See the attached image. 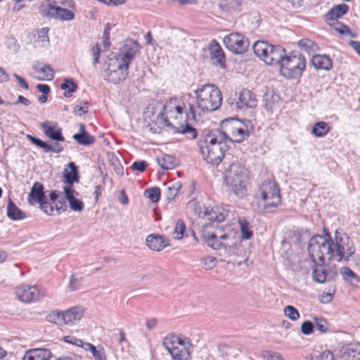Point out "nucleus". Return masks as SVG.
Instances as JSON below:
<instances>
[{"instance_id":"obj_1","label":"nucleus","mask_w":360,"mask_h":360,"mask_svg":"<svg viewBox=\"0 0 360 360\" xmlns=\"http://www.w3.org/2000/svg\"><path fill=\"white\" fill-rule=\"evenodd\" d=\"M309 257L314 264H325L331 259L347 261L354 250L348 236L335 231L333 238L329 233L311 237L308 244Z\"/></svg>"},{"instance_id":"obj_2","label":"nucleus","mask_w":360,"mask_h":360,"mask_svg":"<svg viewBox=\"0 0 360 360\" xmlns=\"http://www.w3.org/2000/svg\"><path fill=\"white\" fill-rule=\"evenodd\" d=\"M195 103L188 102V112L186 121L196 120L202 114L218 110L222 103V94L219 88L205 84L194 90Z\"/></svg>"},{"instance_id":"obj_3","label":"nucleus","mask_w":360,"mask_h":360,"mask_svg":"<svg viewBox=\"0 0 360 360\" xmlns=\"http://www.w3.org/2000/svg\"><path fill=\"white\" fill-rule=\"evenodd\" d=\"M229 136L221 129L210 131L199 143L203 159L209 164L218 165L228 150Z\"/></svg>"},{"instance_id":"obj_4","label":"nucleus","mask_w":360,"mask_h":360,"mask_svg":"<svg viewBox=\"0 0 360 360\" xmlns=\"http://www.w3.org/2000/svg\"><path fill=\"white\" fill-rule=\"evenodd\" d=\"M162 345L174 360H191L193 345L188 338L170 333L165 336Z\"/></svg>"},{"instance_id":"obj_5","label":"nucleus","mask_w":360,"mask_h":360,"mask_svg":"<svg viewBox=\"0 0 360 360\" xmlns=\"http://www.w3.org/2000/svg\"><path fill=\"white\" fill-rule=\"evenodd\" d=\"M246 176V169L244 165L238 162L231 163L229 168L225 170L224 181L226 184L240 198H243L247 195V188L245 184Z\"/></svg>"},{"instance_id":"obj_6","label":"nucleus","mask_w":360,"mask_h":360,"mask_svg":"<svg viewBox=\"0 0 360 360\" xmlns=\"http://www.w3.org/2000/svg\"><path fill=\"white\" fill-rule=\"evenodd\" d=\"M255 53L268 65H279L285 57V51L281 46L269 44L264 41H256L253 45Z\"/></svg>"},{"instance_id":"obj_7","label":"nucleus","mask_w":360,"mask_h":360,"mask_svg":"<svg viewBox=\"0 0 360 360\" xmlns=\"http://www.w3.org/2000/svg\"><path fill=\"white\" fill-rule=\"evenodd\" d=\"M258 199L263 202L264 210L276 207L281 203L280 189L278 184L271 180H266L259 186L256 193Z\"/></svg>"},{"instance_id":"obj_8","label":"nucleus","mask_w":360,"mask_h":360,"mask_svg":"<svg viewBox=\"0 0 360 360\" xmlns=\"http://www.w3.org/2000/svg\"><path fill=\"white\" fill-rule=\"evenodd\" d=\"M306 68V59L300 53L285 56L280 67L281 74L286 78L300 77Z\"/></svg>"},{"instance_id":"obj_9","label":"nucleus","mask_w":360,"mask_h":360,"mask_svg":"<svg viewBox=\"0 0 360 360\" xmlns=\"http://www.w3.org/2000/svg\"><path fill=\"white\" fill-rule=\"evenodd\" d=\"M232 235V233L218 235L216 233H210L205 229L202 231V237L210 248L213 250L223 248L228 254H230L236 246V239Z\"/></svg>"},{"instance_id":"obj_10","label":"nucleus","mask_w":360,"mask_h":360,"mask_svg":"<svg viewBox=\"0 0 360 360\" xmlns=\"http://www.w3.org/2000/svg\"><path fill=\"white\" fill-rule=\"evenodd\" d=\"M227 104L232 110H245L255 108L257 105L256 95L249 89H243L239 93L235 91L228 98Z\"/></svg>"},{"instance_id":"obj_11","label":"nucleus","mask_w":360,"mask_h":360,"mask_svg":"<svg viewBox=\"0 0 360 360\" xmlns=\"http://www.w3.org/2000/svg\"><path fill=\"white\" fill-rule=\"evenodd\" d=\"M226 48L235 54L244 53L249 47V39L242 33L236 32L226 35L223 39Z\"/></svg>"},{"instance_id":"obj_12","label":"nucleus","mask_w":360,"mask_h":360,"mask_svg":"<svg viewBox=\"0 0 360 360\" xmlns=\"http://www.w3.org/2000/svg\"><path fill=\"white\" fill-rule=\"evenodd\" d=\"M183 113L177 112V110L172 112H161L158 117L162 120L165 125L175 129L176 132L185 134L190 139H194L197 137V131L188 123H186L185 125L181 124L179 127H175L170 122V120H177Z\"/></svg>"},{"instance_id":"obj_13","label":"nucleus","mask_w":360,"mask_h":360,"mask_svg":"<svg viewBox=\"0 0 360 360\" xmlns=\"http://www.w3.org/2000/svg\"><path fill=\"white\" fill-rule=\"evenodd\" d=\"M113 63L114 65L112 63L109 64V68L104 71L103 77L108 82L117 84L127 78L128 69L121 65V63L117 60L113 61Z\"/></svg>"},{"instance_id":"obj_14","label":"nucleus","mask_w":360,"mask_h":360,"mask_svg":"<svg viewBox=\"0 0 360 360\" xmlns=\"http://www.w3.org/2000/svg\"><path fill=\"white\" fill-rule=\"evenodd\" d=\"M323 264H314L313 267L312 278L314 281L319 283L334 280L338 276L336 266L325 267Z\"/></svg>"},{"instance_id":"obj_15","label":"nucleus","mask_w":360,"mask_h":360,"mask_svg":"<svg viewBox=\"0 0 360 360\" xmlns=\"http://www.w3.org/2000/svg\"><path fill=\"white\" fill-rule=\"evenodd\" d=\"M139 51V45L136 41H127L116 60L120 63L121 65L125 67L126 69H129V64Z\"/></svg>"},{"instance_id":"obj_16","label":"nucleus","mask_w":360,"mask_h":360,"mask_svg":"<svg viewBox=\"0 0 360 360\" xmlns=\"http://www.w3.org/2000/svg\"><path fill=\"white\" fill-rule=\"evenodd\" d=\"M65 6L58 8H47L41 11L44 16L54 18L60 21H71L75 18V13Z\"/></svg>"},{"instance_id":"obj_17","label":"nucleus","mask_w":360,"mask_h":360,"mask_svg":"<svg viewBox=\"0 0 360 360\" xmlns=\"http://www.w3.org/2000/svg\"><path fill=\"white\" fill-rule=\"evenodd\" d=\"M198 215L200 217L206 219L212 222H221L225 219V210L219 206L212 207L205 205L199 206Z\"/></svg>"},{"instance_id":"obj_18","label":"nucleus","mask_w":360,"mask_h":360,"mask_svg":"<svg viewBox=\"0 0 360 360\" xmlns=\"http://www.w3.org/2000/svg\"><path fill=\"white\" fill-rule=\"evenodd\" d=\"M17 297L22 302H31L40 298V292L36 285H22L15 290Z\"/></svg>"},{"instance_id":"obj_19","label":"nucleus","mask_w":360,"mask_h":360,"mask_svg":"<svg viewBox=\"0 0 360 360\" xmlns=\"http://www.w3.org/2000/svg\"><path fill=\"white\" fill-rule=\"evenodd\" d=\"M32 68L35 73L34 77L37 80L51 81L54 78L55 71L49 64L36 62Z\"/></svg>"},{"instance_id":"obj_20","label":"nucleus","mask_w":360,"mask_h":360,"mask_svg":"<svg viewBox=\"0 0 360 360\" xmlns=\"http://www.w3.org/2000/svg\"><path fill=\"white\" fill-rule=\"evenodd\" d=\"M46 136L55 141H64L65 139L62 134V129L58 126L56 122L46 121L41 124Z\"/></svg>"},{"instance_id":"obj_21","label":"nucleus","mask_w":360,"mask_h":360,"mask_svg":"<svg viewBox=\"0 0 360 360\" xmlns=\"http://www.w3.org/2000/svg\"><path fill=\"white\" fill-rule=\"evenodd\" d=\"M209 53L210 58L214 64H217L221 68H224L225 54L219 44L214 39L210 44Z\"/></svg>"},{"instance_id":"obj_22","label":"nucleus","mask_w":360,"mask_h":360,"mask_svg":"<svg viewBox=\"0 0 360 360\" xmlns=\"http://www.w3.org/2000/svg\"><path fill=\"white\" fill-rule=\"evenodd\" d=\"M231 138L229 136L228 142L241 143L249 136L248 130L238 122H233L231 126Z\"/></svg>"},{"instance_id":"obj_23","label":"nucleus","mask_w":360,"mask_h":360,"mask_svg":"<svg viewBox=\"0 0 360 360\" xmlns=\"http://www.w3.org/2000/svg\"><path fill=\"white\" fill-rule=\"evenodd\" d=\"M51 356V352L49 349L35 348L27 351L22 360H49Z\"/></svg>"},{"instance_id":"obj_24","label":"nucleus","mask_w":360,"mask_h":360,"mask_svg":"<svg viewBox=\"0 0 360 360\" xmlns=\"http://www.w3.org/2000/svg\"><path fill=\"white\" fill-rule=\"evenodd\" d=\"M65 199L70 204V207L73 211L81 212L83 210L84 205L83 202L74 195L75 191L72 186H65L63 188Z\"/></svg>"},{"instance_id":"obj_25","label":"nucleus","mask_w":360,"mask_h":360,"mask_svg":"<svg viewBox=\"0 0 360 360\" xmlns=\"http://www.w3.org/2000/svg\"><path fill=\"white\" fill-rule=\"evenodd\" d=\"M146 245L153 251L159 252L169 245L162 236L150 234L146 239Z\"/></svg>"},{"instance_id":"obj_26","label":"nucleus","mask_w":360,"mask_h":360,"mask_svg":"<svg viewBox=\"0 0 360 360\" xmlns=\"http://www.w3.org/2000/svg\"><path fill=\"white\" fill-rule=\"evenodd\" d=\"M44 189L42 184L34 183L28 196V202L30 205L39 204L46 199Z\"/></svg>"},{"instance_id":"obj_27","label":"nucleus","mask_w":360,"mask_h":360,"mask_svg":"<svg viewBox=\"0 0 360 360\" xmlns=\"http://www.w3.org/2000/svg\"><path fill=\"white\" fill-rule=\"evenodd\" d=\"M188 102L184 103L178 98H170L162 107V112H172L177 110V112H186L187 114Z\"/></svg>"},{"instance_id":"obj_28","label":"nucleus","mask_w":360,"mask_h":360,"mask_svg":"<svg viewBox=\"0 0 360 360\" xmlns=\"http://www.w3.org/2000/svg\"><path fill=\"white\" fill-rule=\"evenodd\" d=\"M311 65L316 70H330L333 67V61L327 55H315L311 60Z\"/></svg>"},{"instance_id":"obj_29","label":"nucleus","mask_w":360,"mask_h":360,"mask_svg":"<svg viewBox=\"0 0 360 360\" xmlns=\"http://www.w3.org/2000/svg\"><path fill=\"white\" fill-rule=\"evenodd\" d=\"M63 314L65 324H72L82 319L84 311L79 307H75L63 311Z\"/></svg>"},{"instance_id":"obj_30","label":"nucleus","mask_w":360,"mask_h":360,"mask_svg":"<svg viewBox=\"0 0 360 360\" xmlns=\"http://www.w3.org/2000/svg\"><path fill=\"white\" fill-rule=\"evenodd\" d=\"M181 183L179 181H170L165 184V196L167 202L173 200L180 191Z\"/></svg>"},{"instance_id":"obj_31","label":"nucleus","mask_w":360,"mask_h":360,"mask_svg":"<svg viewBox=\"0 0 360 360\" xmlns=\"http://www.w3.org/2000/svg\"><path fill=\"white\" fill-rule=\"evenodd\" d=\"M6 214L13 221L22 220L26 217L25 213L18 208L10 198L6 207Z\"/></svg>"},{"instance_id":"obj_32","label":"nucleus","mask_w":360,"mask_h":360,"mask_svg":"<svg viewBox=\"0 0 360 360\" xmlns=\"http://www.w3.org/2000/svg\"><path fill=\"white\" fill-rule=\"evenodd\" d=\"M342 358L344 360H360V348L355 345H349L342 347Z\"/></svg>"},{"instance_id":"obj_33","label":"nucleus","mask_w":360,"mask_h":360,"mask_svg":"<svg viewBox=\"0 0 360 360\" xmlns=\"http://www.w3.org/2000/svg\"><path fill=\"white\" fill-rule=\"evenodd\" d=\"M49 29L48 27H43L36 31V34H34V44L36 46L46 47L49 46Z\"/></svg>"},{"instance_id":"obj_34","label":"nucleus","mask_w":360,"mask_h":360,"mask_svg":"<svg viewBox=\"0 0 360 360\" xmlns=\"http://www.w3.org/2000/svg\"><path fill=\"white\" fill-rule=\"evenodd\" d=\"M84 346V349L90 352L95 360H107L105 352L103 347H96L89 342L85 343Z\"/></svg>"},{"instance_id":"obj_35","label":"nucleus","mask_w":360,"mask_h":360,"mask_svg":"<svg viewBox=\"0 0 360 360\" xmlns=\"http://www.w3.org/2000/svg\"><path fill=\"white\" fill-rule=\"evenodd\" d=\"M68 167L70 169V172L65 170L64 176L65 179V183L68 184V186H72L73 183L79 181L78 169L75 164L70 162L68 164Z\"/></svg>"},{"instance_id":"obj_36","label":"nucleus","mask_w":360,"mask_h":360,"mask_svg":"<svg viewBox=\"0 0 360 360\" xmlns=\"http://www.w3.org/2000/svg\"><path fill=\"white\" fill-rule=\"evenodd\" d=\"M157 161L160 167L165 170L172 169L177 165L176 158L167 154H165L161 158H158Z\"/></svg>"},{"instance_id":"obj_37","label":"nucleus","mask_w":360,"mask_h":360,"mask_svg":"<svg viewBox=\"0 0 360 360\" xmlns=\"http://www.w3.org/2000/svg\"><path fill=\"white\" fill-rule=\"evenodd\" d=\"M349 10V6L345 4H339L333 7L327 13V17L330 20L335 19L346 14Z\"/></svg>"},{"instance_id":"obj_38","label":"nucleus","mask_w":360,"mask_h":360,"mask_svg":"<svg viewBox=\"0 0 360 360\" xmlns=\"http://www.w3.org/2000/svg\"><path fill=\"white\" fill-rule=\"evenodd\" d=\"M340 272L342 276V278L347 282H349L352 285H355L360 282L359 276L347 266H343L342 268H341Z\"/></svg>"},{"instance_id":"obj_39","label":"nucleus","mask_w":360,"mask_h":360,"mask_svg":"<svg viewBox=\"0 0 360 360\" xmlns=\"http://www.w3.org/2000/svg\"><path fill=\"white\" fill-rule=\"evenodd\" d=\"M60 89L65 91L63 93L64 96L69 98L77 90V84L71 78L65 79L60 84Z\"/></svg>"},{"instance_id":"obj_40","label":"nucleus","mask_w":360,"mask_h":360,"mask_svg":"<svg viewBox=\"0 0 360 360\" xmlns=\"http://www.w3.org/2000/svg\"><path fill=\"white\" fill-rule=\"evenodd\" d=\"M330 127L328 123L321 121L316 122L312 128V134L317 137H323L329 131Z\"/></svg>"},{"instance_id":"obj_41","label":"nucleus","mask_w":360,"mask_h":360,"mask_svg":"<svg viewBox=\"0 0 360 360\" xmlns=\"http://www.w3.org/2000/svg\"><path fill=\"white\" fill-rule=\"evenodd\" d=\"M238 223L242 238L245 240L250 239L252 236V231L250 230V223L244 218H239Z\"/></svg>"},{"instance_id":"obj_42","label":"nucleus","mask_w":360,"mask_h":360,"mask_svg":"<svg viewBox=\"0 0 360 360\" xmlns=\"http://www.w3.org/2000/svg\"><path fill=\"white\" fill-rule=\"evenodd\" d=\"M72 138L79 144L89 146L94 143L95 138L88 132L83 134H75Z\"/></svg>"},{"instance_id":"obj_43","label":"nucleus","mask_w":360,"mask_h":360,"mask_svg":"<svg viewBox=\"0 0 360 360\" xmlns=\"http://www.w3.org/2000/svg\"><path fill=\"white\" fill-rule=\"evenodd\" d=\"M49 3L48 8H58L65 6L69 8L75 9V4L73 0H47Z\"/></svg>"},{"instance_id":"obj_44","label":"nucleus","mask_w":360,"mask_h":360,"mask_svg":"<svg viewBox=\"0 0 360 360\" xmlns=\"http://www.w3.org/2000/svg\"><path fill=\"white\" fill-rule=\"evenodd\" d=\"M298 46L308 53L313 52L318 49V46L311 40L304 38L297 42Z\"/></svg>"},{"instance_id":"obj_45","label":"nucleus","mask_w":360,"mask_h":360,"mask_svg":"<svg viewBox=\"0 0 360 360\" xmlns=\"http://www.w3.org/2000/svg\"><path fill=\"white\" fill-rule=\"evenodd\" d=\"M314 328L319 330L321 333H326L329 331V323L328 321L323 319L319 317L313 318Z\"/></svg>"},{"instance_id":"obj_46","label":"nucleus","mask_w":360,"mask_h":360,"mask_svg":"<svg viewBox=\"0 0 360 360\" xmlns=\"http://www.w3.org/2000/svg\"><path fill=\"white\" fill-rule=\"evenodd\" d=\"M108 157L109 163H110V166L112 167L115 172L118 175H123L124 174V168L122 166L118 158L113 153L108 154Z\"/></svg>"},{"instance_id":"obj_47","label":"nucleus","mask_w":360,"mask_h":360,"mask_svg":"<svg viewBox=\"0 0 360 360\" xmlns=\"http://www.w3.org/2000/svg\"><path fill=\"white\" fill-rule=\"evenodd\" d=\"M243 0H223L222 7L229 11H239Z\"/></svg>"},{"instance_id":"obj_48","label":"nucleus","mask_w":360,"mask_h":360,"mask_svg":"<svg viewBox=\"0 0 360 360\" xmlns=\"http://www.w3.org/2000/svg\"><path fill=\"white\" fill-rule=\"evenodd\" d=\"M27 138L33 144L43 148L45 153L52 152L51 145H49L46 142L31 135H27Z\"/></svg>"},{"instance_id":"obj_49","label":"nucleus","mask_w":360,"mask_h":360,"mask_svg":"<svg viewBox=\"0 0 360 360\" xmlns=\"http://www.w3.org/2000/svg\"><path fill=\"white\" fill-rule=\"evenodd\" d=\"M145 195L150 199L152 202H158L160 198V190L158 187H153L145 191Z\"/></svg>"},{"instance_id":"obj_50","label":"nucleus","mask_w":360,"mask_h":360,"mask_svg":"<svg viewBox=\"0 0 360 360\" xmlns=\"http://www.w3.org/2000/svg\"><path fill=\"white\" fill-rule=\"evenodd\" d=\"M186 230V225L181 219L176 221L174 231L173 233L174 238L176 240H180L184 237V233Z\"/></svg>"},{"instance_id":"obj_51","label":"nucleus","mask_w":360,"mask_h":360,"mask_svg":"<svg viewBox=\"0 0 360 360\" xmlns=\"http://www.w3.org/2000/svg\"><path fill=\"white\" fill-rule=\"evenodd\" d=\"M283 312L285 316L291 319L292 321H297L300 318L299 311L293 306H286L283 309Z\"/></svg>"},{"instance_id":"obj_52","label":"nucleus","mask_w":360,"mask_h":360,"mask_svg":"<svg viewBox=\"0 0 360 360\" xmlns=\"http://www.w3.org/2000/svg\"><path fill=\"white\" fill-rule=\"evenodd\" d=\"M48 320L50 322L57 325L62 326L65 324L63 311H53L49 315Z\"/></svg>"},{"instance_id":"obj_53","label":"nucleus","mask_w":360,"mask_h":360,"mask_svg":"<svg viewBox=\"0 0 360 360\" xmlns=\"http://www.w3.org/2000/svg\"><path fill=\"white\" fill-rule=\"evenodd\" d=\"M201 265L203 269L210 270L217 265V260L214 257L206 256L202 258Z\"/></svg>"},{"instance_id":"obj_54","label":"nucleus","mask_w":360,"mask_h":360,"mask_svg":"<svg viewBox=\"0 0 360 360\" xmlns=\"http://www.w3.org/2000/svg\"><path fill=\"white\" fill-rule=\"evenodd\" d=\"M314 322L306 321L303 322V323L302 324L300 330L304 335H309L312 334V333L314 332Z\"/></svg>"},{"instance_id":"obj_55","label":"nucleus","mask_w":360,"mask_h":360,"mask_svg":"<svg viewBox=\"0 0 360 360\" xmlns=\"http://www.w3.org/2000/svg\"><path fill=\"white\" fill-rule=\"evenodd\" d=\"M64 342L76 345L77 347H80L84 349V345L86 342H84L81 339H78L76 337L72 335H67L63 338Z\"/></svg>"},{"instance_id":"obj_56","label":"nucleus","mask_w":360,"mask_h":360,"mask_svg":"<svg viewBox=\"0 0 360 360\" xmlns=\"http://www.w3.org/2000/svg\"><path fill=\"white\" fill-rule=\"evenodd\" d=\"M39 204L40 205L41 210L46 214L49 215L53 214V212L56 210V207H54L49 202H48L46 199Z\"/></svg>"},{"instance_id":"obj_57","label":"nucleus","mask_w":360,"mask_h":360,"mask_svg":"<svg viewBox=\"0 0 360 360\" xmlns=\"http://www.w3.org/2000/svg\"><path fill=\"white\" fill-rule=\"evenodd\" d=\"M89 103L87 101L83 102L82 105H76L74 108L73 113L77 116H82V115L88 112Z\"/></svg>"},{"instance_id":"obj_58","label":"nucleus","mask_w":360,"mask_h":360,"mask_svg":"<svg viewBox=\"0 0 360 360\" xmlns=\"http://www.w3.org/2000/svg\"><path fill=\"white\" fill-rule=\"evenodd\" d=\"M315 360H336L333 353L330 350H325L316 356Z\"/></svg>"},{"instance_id":"obj_59","label":"nucleus","mask_w":360,"mask_h":360,"mask_svg":"<svg viewBox=\"0 0 360 360\" xmlns=\"http://www.w3.org/2000/svg\"><path fill=\"white\" fill-rule=\"evenodd\" d=\"M6 44L8 48L11 50L13 51L15 53L18 51L20 49V45L18 44L17 39L15 37H11L8 38L6 41Z\"/></svg>"},{"instance_id":"obj_60","label":"nucleus","mask_w":360,"mask_h":360,"mask_svg":"<svg viewBox=\"0 0 360 360\" xmlns=\"http://www.w3.org/2000/svg\"><path fill=\"white\" fill-rule=\"evenodd\" d=\"M82 281V278H76L75 275H72L70 280L69 288L71 290H76L79 289L80 283Z\"/></svg>"},{"instance_id":"obj_61","label":"nucleus","mask_w":360,"mask_h":360,"mask_svg":"<svg viewBox=\"0 0 360 360\" xmlns=\"http://www.w3.org/2000/svg\"><path fill=\"white\" fill-rule=\"evenodd\" d=\"M147 163L144 160L134 162L131 165V169L133 170H137L141 172L145 171Z\"/></svg>"},{"instance_id":"obj_62","label":"nucleus","mask_w":360,"mask_h":360,"mask_svg":"<svg viewBox=\"0 0 360 360\" xmlns=\"http://www.w3.org/2000/svg\"><path fill=\"white\" fill-rule=\"evenodd\" d=\"M66 199L61 198L58 200V204L56 205V211L58 214L65 212L67 209Z\"/></svg>"},{"instance_id":"obj_63","label":"nucleus","mask_w":360,"mask_h":360,"mask_svg":"<svg viewBox=\"0 0 360 360\" xmlns=\"http://www.w3.org/2000/svg\"><path fill=\"white\" fill-rule=\"evenodd\" d=\"M336 30L341 34L347 35L349 34L352 37H356L355 34H353L348 26L340 25V27H336Z\"/></svg>"},{"instance_id":"obj_64","label":"nucleus","mask_w":360,"mask_h":360,"mask_svg":"<svg viewBox=\"0 0 360 360\" xmlns=\"http://www.w3.org/2000/svg\"><path fill=\"white\" fill-rule=\"evenodd\" d=\"M267 360H284L282 355L278 352H269Z\"/></svg>"}]
</instances>
